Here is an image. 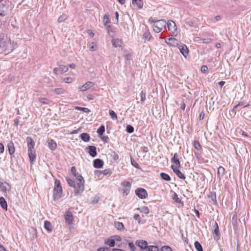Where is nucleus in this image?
Returning <instances> with one entry per match:
<instances>
[{"label": "nucleus", "mask_w": 251, "mask_h": 251, "mask_svg": "<svg viewBox=\"0 0 251 251\" xmlns=\"http://www.w3.org/2000/svg\"><path fill=\"white\" fill-rule=\"evenodd\" d=\"M171 168L179 178L182 179H184L185 178V175L178 169L179 167H175L174 165H172Z\"/></svg>", "instance_id": "10"}, {"label": "nucleus", "mask_w": 251, "mask_h": 251, "mask_svg": "<svg viewBox=\"0 0 251 251\" xmlns=\"http://www.w3.org/2000/svg\"><path fill=\"white\" fill-rule=\"evenodd\" d=\"M194 147L198 151H200L201 149V147L198 141H194Z\"/></svg>", "instance_id": "44"}, {"label": "nucleus", "mask_w": 251, "mask_h": 251, "mask_svg": "<svg viewBox=\"0 0 251 251\" xmlns=\"http://www.w3.org/2000/svg\"><path fill=\"white\" fill-rule=\"evenodd\" d=\"M122 43L123 41L119 39H113L112 40V45L115 48L121 47Z\"/></svg>", "instance_id": "26"}, {"label": "nucleus", "mask_w": 251, "mask_h": 251, "mask_svg": "<svg viewBox=\"0 0 251 251\" xmlns=\"http://www.w3.org/2000/svg\"><path fill=\"white\" fill-rule=\"evenodd\" d=\"M66 181L68 184V185L71 186L74 188V195H75V191L76 189H77V183L76 184L75 181L73 180H72L70 178L67 177L66 178Z\"/></svg>", "instance_id": "20"}, {"label": "nucleus", "mask_w": 251, "mask_h": 251, "mask_svg": "<svg viewBox=\"0 0 251 251\" xmlns=\"http://www.w3.org/2000/svg\"><path fill=\"white\" fill-rule=\"evenodd\" d=\"M80 139L85 142H87L90 141V136L87 133H82L80 135Z\"/></svg>", "instance_id": "25"}, {"label": "nucleus", "mask_w": 251, "mask_h": 251, "mask_svg": "<svg viewBox=\"0 0 251 251\" xmlns=\"http://www.w3.org/2000/svg\"><path fill=\"white\" fill-rule=\"evenodd\" d=\"M143 37L145 40H149L151 37V35L149 31H146L144 33Z\"/></svg>", "instance_id": "52"}, {"label": "nucleus", "mask_w": 251, "mask_h": 251, "mask_svg": "<svg viewBox=\"0 0 251 251\" xmlns=\"http://www.w3.org/2000/svg\"><path fill=\"white\" fill-rule=\"evenodd\" d=\"M59 69L62 73H66L68 71V67L64 65H60Z\"/></svg>", "instance_id": "56"}, {"label": "nucleus", "mask_w": 251, "mask_h": 251, "mask_svg": "<svg viewBox=\"0 0 251 251\" xmlns=\"http://www.w3.org/2000/svg\"><path fill=\"white\" fill-rule=\"evenodd\" d=\"M141 97V101L143 103L146 100V93L143 91H142L140 94Z\"/></svg>", "instance_id": "55"}, {"label": "nucleus", "mask_w": 251, "mask_h": 251, "mask_svg": "<svg viewBox=\"0 0 251 251\" xmlns=\"http://www.w3.org/2000/svg\"><path fill=\"white\" fill-rule=\"evenodd\" d=\"M147 251H160V249H159L157 246H148L147 249Z\"/></svg>", "instance_id": "35"}, {"label": "nucleus", "mask_w": 251, "mask_h": 251, "mask_svg": "<svg viewBox=\"0 0 251 251\" xmlns=\"http://www.w3.org/2000/svg\"><path fill=\"white\" fill-rule=\"evenodd\" d=\"M194 246H195V249L197 250V251H203V249H202V247L199 241H195L194 243Z\"/></svg>", "instance_id": "39"}, {"label": "nucleus", "mask_w": 251, "mask_h": 251, "mask_svg": "<svg viewBox=\"0 0 251 251\" xmlns=\"http://www.w3.org/2000/svg\"><path fill=\"white\" fill-rule=\"evenodd\" d=\"M207 197L211 199L215 205H218L216 200V194L215 192H210V194L207 195Z\"/></svg>", "instance_id": "22"}, {"label": "nucleus", "mask_w": 251, "mask_h": 251, "mask_svg": "<svg viewBox=\"0 0 251 251\" xmlns=\"http://www.w3.org/2000/svg\"><path fill=\"white\" fill-rule=\"evenodd\" d=\"M179 49L180 53L185 57H186L189 54V50L185 44H179L177 46Z\"/></svg>", "instance_id": "6"}, {"label": "nucleus", "mask_w": 251, "mask_h": 251, "mask_svg": "<svg viewBox=\"0 0 251 251\" xmlns=\"http://www.w3.org/2000/svg\"><path fill=\"white\" fill-rule=\"evenodd\" d=\"M28 156L30 163L35 162L36 157L35 150L34 149H28Z\"/></svg>", "instance_id": "11"}, {"label": "nucleus", "mask_w": 251, "mask_h": 251, "mask_svg": "<svg viewBox=\"0 0 251 251\" xmlns=\"http://www.w3.org/2000/svg\"><path fill=\"white\" fill-rule=\"evenodd\" d=\"M39 101L41 102V103H42L43 104H48L50 103V100H49L47 98H39Z\"/></svg>", "instance_id": "51"}, {"label": "nucleus", "mask_w": 251, "mask_h": 251, "mask_svg": "<svg viewBox=\"0 0 251 251\" xmlns=\"http://www.w3.org/2000/svg\"><path fill=\"white\" fill-rule=\"evenodd\" d=\"M0 205L3 209L5 210H7V203L5 199L2 197H0Z\"/></svg>", "instance_id": "24"}, {"label": "nucleus", "mask_w": 251, "mask_h": 251, "mask_svg": "<svg viewBox=\"0 0 251 251\" xmlns=\"http://www.w3.org/2000/svg\"><path fill=\"white\" fill-rule=\"evenodd\" d=\"M173 199L176 203H181L182 205H183V202L178 198L176 193H174Z\"/></svg>", "instance_id": "48"}, {"label": "nucleus", "mask_w": 251, "mask_h": 251, "mask_svg": "<svg viewBox=\"0 0 251 251\" xmlns=\"http://www.w3.org/2000/svg\"><path fill=\"white\" fill-rule=\"evenodd\" d=\"M115 226L118 230L120 231H124L125 228L124 224L119 222H115Z\"/></svg>", "instance_id": "30"}, {"label": "nucleus", "mask_w": 251, "mask_h": 251, "mask_svg": "<svg viewBox=\"0 0 251 251\" xmlns=\"http://www.w3.org/2000/svg\"><path fill=\"white\" fill-rule=\"evenodd\" d=\"M44 227L48 231H51L52 228H51L50 223L48 221H46L44 222Z\"/></svg>", "instance_id": "36"}, {"label": "nucleus", "mask_w": 251, "mask_h": 251, "mask_svg": "<svg viewBox=\"0 0 251 251\" xmlns=\"http://www.w3.org/2000/svg\"><path fill=\"white\" fill-rule=\"evenodd\" d=\"M111 173L112 171L110 169H106L103 171L95 170L94 171V175L98 177H100V175L102 174L103 175H107L111 174Z\"/></svg>", "instance_id": "13"}, {"label": "nucleus", "mask_w": 251, "mask_h": 251, "mask_svg": "<svg viewBox=\"0 0 251 251\" xmlns=\"http://www.w3.org/2000/svg\"><path fill=\"white\" fill-rule=\"evenodd\" d=\"M28 149H34V147L35 146V142L32 139V138L30 137H27L26 139Z\"/></svg>", "instance_id": "23"}, {"label": "nucleus", "mask_w": 251, "mask_h": 251, "mask_svg": "<svg viewBox=\"0 0 251 251\" xmlns=\"http://www.w3.org/2000/svg\"><path fill=\"white\" fill-rule=\"evenodd\" d=\"M125 58L126 60H131L132 59V54L131 53H127L125 55Z\"/></svg>", "instance_id": "61"}, {"label": "nucleus", "mask_w": 251, "mask_h": 251, "mask_svg": "<svg viewBox=\"0 0 251 251\" xmlns=\"http://www.w3.org/2000/svg\"><path fill=\"white\" fill-rule=\"evenodd\" d=\"M135 193L141 199H145L148 197L147 191L142 188H138L135 191Z\"/></svg>", "instance_id": "4"}, {"label": "nucleus", "mask_w": 251, "mask_h": 251, "mask_svg": "<svg viewBox=\"0 0 251 251\" xmlns=\"http://www.w3.org/2000/svg\"><path fill=\"white\" fill-rule=\"evenodd\" d=\"M74 176L75 177L77 182V189L75 191V196H80L84 190V180L81 174L76 173Z\"/></svg>", "instance_id": "1"}, {"label": "nucleus", "mask_w": 251, "mask_h": 251, "mask_svg": "<svg viewBox=\"0 0 251 251\" xmlns=\"http://www.w3.org/2000/svg\"><path fill=\"white\" fill-rule=\"evenodd\" d=\"M93 162L94 167L97 169L102 168L104 165L103 161L100 158L94 159Z\"/></svg>", "instance_id": "14"}, {"label": "nucleus", "mask_w": 251, "mask_h": 251, "mask_svg": "<svg viewBox=\"0 0 251 251\" xmlns=\"http://www.w3.org/2000/svg\"><path fill=\"white\" fill-rule=\"evenodd\" d=\"M62 194V188L60 181L56 179L54 182V188L53 191V197L54 200H58L61 198Z\"/></svg>", "instance_id": "3"}, {"label": "nucleus", "mask_w": 251, "mask_h": 251, "mask_svg": "<svg viewBox=\"0 0 251 251\" xmlns=\"http://www.w3.org/2000/svg\"><path fill=\"white\" fill-rule=\"evenodd\" d=\"M86 149L88 150V153L92 157H95L97 154V148L94 146H88Z\"/></svg>", "instance_id": "12"}, {"label": "nucleus", "mask_w": 251, "mask_h": 251, "mask_svg": "<svg viewBox=\"0 0 251 251\" xmlns=\"http://www.w3.org/2000/svg\"><path fill=\"white\" fill-rule=\"evenodd\" d=\"M105 132V126L104 125H101L97 129V132L100 137L102 136L103 133Z\"/></svg>", "instance_id": "34"}, {"label": "nucleus", "mask_w": 251, "mask_h": 251, "mask_svg": "<svg viewBox=\"0 0 251 251\" xmlns=\"http://www.w3.org/2000/svg\"><path fill=\"white\" fill-rule=\"evenodd\" d=\"M130 161L131 165L137 169H140V167L138 163L136 162L134 158L130 156Z\"/></svg>", "instance_id": "47"}, {"label": "nucleus", "mask_w": 251, "mask_h": 251, "mask_svg": "<svg viewBox=\"0 0 251 251\" xmlns=\"http://www.w3.org/2000/svg\"><path fill=\"white\" fill-rule=\"evenodd\" d=\"M151 22L153 23V29L156 33L160 32L164 27L166 26L167 24L166 21L164 19L159 20H153Z\"/></svg>", "instance_id": "2"}, {"label": "nucleus", "mask_w": 251, "mask_h": 251, "mask_svg": "<svg viewBox=\"0 0 251 251\" xmlns=\"http://www.w3.org/2000/svg\"><path fill=\"white\" fill-rule=\"evenodd\" d=\"M16 44L14 45V43H12L10 40L6 41L4 47H2L4 48L5 51H7L8 53L12 52L15 48Z\"/></svg>", "instance_id": "7"}, {"label": "nucleus", "mask_w": 251, "mask_h": 251, "mask_svg": "<svg viewBox=\"0 0 251 251\" xmlns=\"http://www.w3.org/2000/svg\"><path fill=\"white\" fill-rule=\"evenodd\" d=\"M48 146L49 148L52 151L54 150L57 147V144L53 139L50 140Z\"/></svg>", "instance_id": "31"}, {"label": "nucleus", "mask_w": 251, "mask_h": 251, "mask_svg": "<svg viewBox=\"0 0 251 251\" xmlns=\"http://www.w3.org/2000/svg\"><path fill=\"white\" fill-rule=\"evenodd\" d=\"M165 42L170 46L174 47H177L179 44L177 40L174 37H171L167 39H165Z\"/></svg>", "instance_id": "15"}, {"label": "nucleus", "mask_w": 251, "mask_h": 251, "mask_svg": "<svg viewBox=\"0 0 251 251\" xmlns=\"http://www.w3.org/2000/svg\"><path fill=\"white\" fill-rule=\"evenodd\" d=\"M135 245L139 247L141 250H146L148 248V242L143 240H137L135 242Z\"/></svg>", "instance_id": "9"}, {"label": "nucleus", "mask_w": 251, "mask_h": 251, "mask_svg": "<svg viewBox=\"0 0 251 251\" xmlns=\"http://www.w3.org/2000/svg\"><path fill=\"white\" fill-rule=\"evenodd\" d=\"M160 251H172V249L168 246H163L161 248Z\"/></svg>", "instance_id": "53"}, {"label": "nucleus", "mask_w": 251, "mask_h": 251, "mask_svg": "<svg viewBox=\"0 0 251 251\" xmlns=\"http://www.w3.org/2000/svg\"><path fill=\"white\" fill-rule=\"evenodd\" d=\"M134 127L130 125H127L126 126V131L128 133H132L134 132Z\"/></svg>", "instance_id": "41"}, {"label": "nucleus", "mask_w": 251, "mask_h": 251, "mask_svg": "<svg viewBox=\"0 0 251 251\" xmlns=\"http://www.w3.org/2000/svg\"><path fill=\"white\" fill-rule=\"evenodd\" d=\"M208 68L206 65H203L201 67V71L203 73H205L207 72Z\"/></svg>", "instance_id": "63"}, {"label": "nucleus", "mask_w": 251, "mask_h": 251, "mask_svg": "<svg viewBox=\"0 0 251 251\" xmlns=\"http://www.w3.org/2000/svg\"><path fill=\"white\" fill-rule=\"evenodd\" d=\"M94 84V83L92 81H87L82 86L79 87V89L80 91L84 92L92 87Z\"/></svg>", "instance_id": "17"}, {"label": "nucleus", "mask_w": 251, "mask_h": 251, "mask_svg": "<svg viewBox=\"0 0 251 251\" xmlns=\"http://www.w3.org/2000/svg\"><path fill=\"white\" fill-rule=\"evenodd\" d=\"M74 79L72 77H65L63 78V81L67 83H70L73 81Z\"/></svg>", "instance_id": "57"}, {"label": "nucleus", "mask_w": 251, "mask_h": 251, "mask_svg": "<svg viewBox=\"0 0 251 251\" xmlns=\"http://www.w3.org/2000/svg\"><path fill=\"white\" fill-rule=\"evenodd\" d=\"M109 114L111 119L113 120H117V114L112 110H110L109 111Z\"/></svg>", "instance_id": "42"}, {"label": "nucleus", "mask_w": 251, "mask_h": 251, "mask_svg": "<svg viewBox=\"0 0 251 251\" xmlns=\"http://www.w3.org/2000/svg\"><path fill=\"white\" fill-rule=\"evenodd\" d=\"M6 41L4 39L3 37L0 36V48H2L4 47Z\"/></svg>", "instance_id": "54"}, {"label": "nucleus", "mask_w": 251, "mask_h": 251, "mask_svg": "<svg viewBox=\"0 0 251 251\" xmlns=\"http://www.w3.org/2000/svg\"><path fill=\"white\" fill-rule=\"evenodd\" d=\"M97 251H109V248L107 247L105 248H99L97 249Z\"/></svg>", "instance_id": "64"}, {"label": "nucleus", "mask_w": 251, "mask_h": 251, "mask_svg": "<svg viewBox=\"0 0 251 251\" xmlns=\"http://www.w3.org/2000/svg\"><path fill=\"white\" fill-rule=\"evenodd\" d=\"M160 177L165 181H170L171 178L169 175L165 173H161L160 174Z\"/></svg>", "instance_id": "33"}, {"label": "nucleus", "mask_w": 251, "mask_h": 251, "mask_svg": "<svg viewBox=\"0 0 251 251\" xmlns=\"http://www.w3.org/2000/svg\"><path fill=\"white\" fill-rule=\"evenodd\" d=\"M225 168L222 166H220L218 168V172H217V175L218 177L221 179V177H223L224 175H225Z\"/></svg>", "instance_id": "29"}, {"label": "nucleus", "mask_w": 251, "mask_h": 251, "mask_svg": "<svg viewBox=\"0 0 251 251\" xmlns=\"http://www.w3.org/2000/svg\"><path fill=\"white\" fill-rule=\"evenodd\" d=\"M75 109L83 111L85 113H89L90 112V110L86 107H81L79 106H76Z\"/></svg>", "instance_id": "43"}, {"label": "nucleus", "mask_w": 251, "mask_h": 251, "mask_svg": "<svg viewBox=\"0 0 251 251\" xmlns=\"http://www.w3.org/2000/svg\"><path fill=\"white\" fill-rule=\"evenodd\" d=\"M171 162L175 164V167H180V161L179 159L178 155L177 153L174 154L173 157L171 158Z\"/></svg>", "instance_id": "18"}, {"label": "nucleus", "mask_w": 251, "mask_h": 251, "mask_svg": "<svg viewBox=\"0 0 251 251\" xmlns=\"http://www.w3.org/2000/svg\"><path fill=\"white\" fill-rule=\"evenodd\" d=\"M167 24L168 30L172 32L173 33H174V32L176 31L177 29L176 23L173 21L170 20L168 21Z\"/></svg>", "instance_id": "16"}, {"label": "nucleus", "mask_w": 251, "mask_h": 251, "mask_svg": "<svg viewBox=\"0 0 251 251\" xmlns=\"http://www.w3.org/2000/svg\"><path fill=\"white\" fill-rule=\"evenodd\" d=\"M67 16L65 14H63L60 16L58 19V22L61 23L64 22L67 19Z\"/></svg>", "instance_id": "50"}, {"label": "nucleus", "mask_w": 251, "mask_h": 251, "mask_svg": "<svg viewBox=\"0 0 251 251\" xmlns=\"http://www.w3.org/2000/svg\"><path fill=\"white\" fill-rule=\"evenodd\" d=\"M109 14L107 13V14H106L104 15V17H103V24L104 25L106 26L107 24L109 23H110V20H109Z\"/></svg>", "instance_id": "40"}, {"label": "nucleus", "mask_w": 251, "mask_h": 251, "mask_svg": "<svg viewBox=\"0 0 251 251\" xmlns=\"http://www.w3.org/2000/svg\"><path fill=\"white\" fill-rule=\"evenodd\" d=\"M8 152L11 155V157H12V155L14 154L15 151L14 143L12 141H10L7 145Z\"/></svg>", "instance_id": "21"}, {"label": "nucleus", "mask_w": 251, "mask_h": 251, "mask_svg": "<svg viewBox=\"0 0 251 251\" xmlns=\"http://www.w3.org/2000/svg\"><path fill=\"white\" fill-rule=\"evenodd\" d=\"M8 8V5L2 3L0 4V12H5Z\"/></svg>", "instance_id": "45"}, {"label": "nucleus", "mask_w": 251, "mask_h": 251, "mask_svg": "<svg viewBox=\"0 0 251 251\" xmlns=\"http://www.w3.org/2000/svg\"><path fill=\"white\" fill-rule=\"evenodd\" d=\"M126 243L125 245L126 246L127 244H128V245L130 248V250L131 251H135V250L136 249V247L135 246V245L131 241H129L128 240H125Z\"/></svg>", "instance_id": "28"}, {"label": "nucleus", "mask_w": 251, "mask_h": 251, "mask_svg": "<svg viewBox=\"0 0 251 251\" xmlns=\"http://www.w3.org/2000/svg\"><path fill=\"white\" fill-rule=\"evenodd\" d=\"M213 227L214 228V233L215 234L213 238L215 240L217 241L220 239L219 226L217 223H215Z\"/></svg>", "instance_id": "19"}, {"label": "nucleus", "mask_w": 251, "mask_h": 251, "mask_svg": "<svg viewBox=\"0 0 251 251\" xmlns=\"http://www.w3.org/2000/svg\"><path fill=\"white\" fill-rule=\"evenodd\" d=\"M201 40L202 41V43L207 44H209L212 41V40L210 38H204L201 39Z\"/></svg>", "instance_id": "60"}, {"label": "nucleus", "mask_w": 251, "mask_h": 251, "mask_svg": "<svg viewBox=\"0 0 251 251\" xmlns=\"http://www.w3.org/2000/svg\"><path fill=\"white\" fill-rule=\"evenodd\" d=\"M132 4H136L139 9H141L143 6V0H132Z\"/></svg>", "instance_id": "32"}, {"label": "nucleus", "mask_w": 251, "mask_h": 251, "mask_svg": "<svg viewBox=\"0 0 251 251\" xmlns=\"http://www.w3.org/2000/svg\"><path fill=\"white\" fill-rule=\"evenodd\" d=\"M64 218L65 219L66 223L70 225L72 224V222L74 220V217L72 213L69 210L67 211L64 214Z\"/></svg>", "instance_id": "8"}, {"label": "nucleus", "mask_w": 251, "mask_h": 251, "mask_svg": "<svg viewBox=\"0 0 251 251\" xmlns=\"http://www.w3.org/2000/svg\"><path fill=\"white\" fill-rule=\"evenodd\" d=\"M104 244L108 245L110 247H113L115 245V241L113 238H110L104 241Z\"/></svg>", "instance_id": "27"}, {"label": "nucleus", "mask_w": 251, "mask_h": 251, "mask_svg": "<svg viewBox=\"0 0 251 251\" xmlns=\"http://www.w3.org/2000/svg\"><path fill=\"white\" fill-rule=\"evenodd\" d=\"M54 92L57 95H60L64 93L65 90L62 88H57L54 90Z\"/></svg>", "instance_id": "46"}, {"label": "nucleus", "mask_w": 251, "mask_h": 251, "mask_svg": "<svg viewBox=\"0 0 251 251\" xmlns=\"http://www.w3.org/2000/svg\"><path fill=\"white\" fill-rule=\"evenodd\" d=\"M123 187V194L127 195L130 191L131 183L129 181H124L121 183Z\"/></svg>", "instance_id": "5"}, {"label": "nucleus", "mask_w": 251, "mask_h": 251, "mask_svg": "<svg viewBox=\"0 0 251 251\" xmlns=\"http://www.w3.org/2000/svg\"><path fill=\"white\" fill-rule=\"evenodd\" d=\"M6 185L5 184H0V190L2 192H6L7 190V188L6 187Z\"/></svg>", "instance_id": "58"}, {"label": "nucleus", "mask_w": 251, "mask_h": 251, "mask_svg": "<svg viewBox=\"0 0 251 251\" xmlns=\"http://www.w3.org/2000/svg\"><path fill=\"white\" fill-rule=\"evenodd\" d=\"M110 154L114 161L118 160L119 158V155L115 151H111Z\"/></svg>", "instance_id": "38"}, {"label": "nucleus", "mask_w": 251, "mask_h": 251, "mask_svg": "<svg viewBox=\"0 0 251 251\" xmlns=\"http://www.w3.org/2000/svg\"><path fill=\"white\" fill-rule=\"evenodd\" d=\"M138 210H139L141 212L144 213L146 214L149 213L150 209L147 206H143L141 208H138Z\"/></svg>", "instance_id": "37"}, {"label": "nucleus", "mask_w": 251, "mask_h": 251, "mask_svg": "<svg viewBox=\"0 0 251 251\" xmlns=\"http://www.w3.org/2000/svg\"><path fill=\"white\" fill-rule=\"evenodd\" d=\"M134 218L135 220L138 221V223L140 224L141 222V220L140 219V215L139 214H135L134 216Z\"/></svg>", "instance_id": "62"}, {"label": "nucleus", "mask_w": 251, "mask_h": 251, "mask_svg": "<svg viewBox=\"0 0 251 251\" xmlns=\"http://www.w3.org/2000/svg\"><path fill=\"white\" fill-rule=\"evenodd\" d=\"M237 108V106H235L233 107L232 109L230 111V115L234 116L236 114V109Z\"/></svg>", "instance_id": "59"}, {"label": "nucleus", "mask_w": 251, "mask_h": 251, "mask_svg": "<svg viewBox=\"0 0 251 251\" xmlns=\"http://www.w3.org/2000/svg\"><path fill=\"white\" fill-rule=\"evenodd\" d=\"M237 216L236 214H234L232 217V224L234 228L237 226Z\"/></svg>", "instance_id": "49"}]
</instances>
